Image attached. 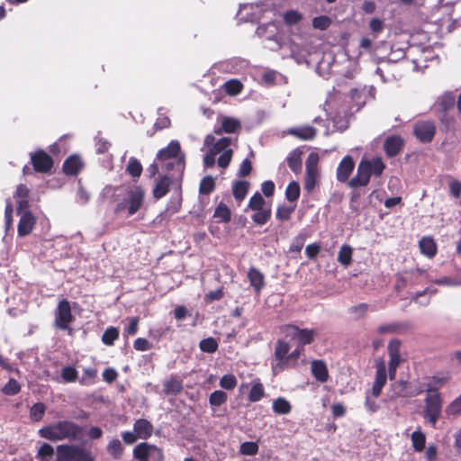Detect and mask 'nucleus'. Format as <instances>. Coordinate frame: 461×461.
I'll list each match as a JSON object with an SVG mask.
<instances>
[{"label":"nucleus","instance_id":"f257e3e1","mask_svg":"<svg viewBox=\"0 0 461 461\" xmlns=\"http://www.w3.org/2000/svg\"><path fill=\"white\" fill-rule=\"evenodd\" d=\"M233 139L223 137L215 141V138L212 134H208L204 138V147L208 148V151L203 158V163L206 167L214 166L217 158L218 166L226 168L232 158L233 150L231 149Z\"/></svg>","mask_w":461,"mask_h":461},{"label":"nucleus","instance_id":"f03ea898","mask_svg":"<svg viewBox=\"0 0 461 461\" xmlns=\"http://www.w3.org/2000/svg\"><path fill=\"white\" fill-rule=\"evenodd\" d=\"M82 428L69 420H60L39 429V435L50 441H74L80 438Z\"/></svg>","mask_w":461,"mask_h":461},{"label":"nucleus","instance_id":"7ed1b4c3","mask_svg":"<svg viewBox=\"0 0 461 461\" xmlns=\"http://www.w3.org/2000/svg\"><path fill=\"white\" fill-rule=\"evenodd\" d=\"M442 383L443 380L441 378L432 377L422 385L423 389L428 393L425 399L424 418L432 426L436 425L441 413L442 402L437 390L442 385Z\"/></svg>","mask_w":461,"mask_h":461},{"label":"nucleus","instance_id":"20e7f679","mask_svg":"<svg viewBox=\"0 0 461 461\" xmlns=\"http://www.w3.org/2000/svg\"><path fill=\"white\" fill-rule=\"evenodd\" d=\"M179 153L180 143L177 140L170 141L166 148L158 152L156 162L149 167L151 175H155L159 168L162 171H169L175 166L181 170L183 168V163L178 158Z\"/></svg>","mask_w":461,"mask_h":461},{"label":"nucleus","instance_id":"39448f33","mask_svg":"<svg viewBox=\"0 0 461 461\" xmlns=\"http://www.w3.org/2000/svg\"><path fill=\"white\" fill-rule=\"evenodd\" d=\"M256 33L264 40L265 48L269 50L277 51L285 46L279 36V26L275 22L258 26Z\"/></svg>","mask_w":461,"mask_h":461},{"label":"nucleus","instance_id":"423d86ee","mask_svg":"<svg viewBox=\"0 0 461 461\" xmlns=\"http://www.w3.org/2000/svg\"><path fill=\"white\" fill-rule=\"evenodd\" d=\"M56 456V461H94L89 451L77 445L58 446Z\"/></svg>","mask_w":461,"mask_h":461},{"label":"nucleus","instance_id":"0eeeda50","mask_svg":"<svg viewBox=\"0 0 461 461\" xmlns=\"http://www.w3.org/2000/svg\"><path fill=\"white\" fill-rule=\"evenodd\" d=\"M133 456L139 461H162L163 459L161 449L148 443H140L136 446Z\"/></svg>","mask_w":461,"mask_h":461},{"label":"nucleus","instance_id":"6e6552de","mask_svg":"<svg viewBox=\"0 0 461 461\" xmlns=\"http://www.w3.org/2000/svg\"><path fill=\"white\" fill-rule=\"evenodd\" d=\"M284 332L292 339L297 340L300 347L310 344L317 335V330L311 329H299L294 325L285 327Z\"/></svg>","mask_w":461,"mask_h":461},{"label":"nucleus","instance_id":"1a4fd4ad","mask_svg":"<svg viewBox=\"0 0 461 461\" xmlns=\"http://www.w3.org/2000/svg\"><path fill=\"white\" fill-rule=\"evenodd\" d=\"M318 162L319 157L316 153H311L306 160L305 170V183L304 188L307 191H312L315 185L318 176Z\"/></svg>","mask_w":461,"mask_h":461},{"label":"nucleus","instance_id":"9d476101","mask_svg":"<svg viewBox=\"0 0 461 461\" xmlns=\"http://www.w3.org/2000/svg\"><path fill=\"white\" fill-rule=\"evenodd\" d=\"M73 316L71 313V307L67 300H62L59 303L56 315H55V325L60 330H66L68 328L69 323L72 321Z\"/></svg>","mask_w":461,"mask_h":461},{"label":"nucleus","instance_id":"9b49d317","mask_svg":"<svg viewBox=\"0 0 461 461\" xmlns=\"http://www.w3.org/2000/svg\"><path fill=\"white\" fill-rule=\"evenodd\" d=\"M413 133L421 142H429L436 133V126L433 122L422 121L414 125Z\"/></svg>","mask_w":461,"mask_h":461},{"label":"nucleus","instance_id":"f8f14e48","mask_svg":"<svg viewBox=\"0 0 461 461\" xmlns=\"http://www.w3.org/2000/svg\"><path fill=\"white\" fill-rule=\"evenodd\" d=\"M290 352V346L284 340H278L275 349L276 363L273 365V371L278 373L287 367V357Z\"/></svg>","mask_w":461,"mask_h":461},{"label":"nucleus","instance_id":"ddd939ff","mask_svg":"<svg viewBox=\"0 0 461 461\" xmlns=\"http://www.w3.org/2000/svg\"><path fill=\"white\" fill-rule=\"evenodd\" d=\"M31 160L34 169L41 173L49 172L53 166L52 158L42 150L31 153Z\"/></svg>","mask_w":461,"mask_h":461},{"label":"nucleus","instance_id":"4468645a","mask_svg":"<svg viewBox=\"0 0 461 461\" xmlns=\"http://www.w3.org/2000/svg\"><path fill=\"white\" fill-rule=\"evenodd\" d=\"M144 200V191L140 186H135L128 192V213L133 215L141 207Z\"/></svg>","mask_w":461,"mask_h":461},{"label":"nucleus","instance_id":"2eb2a0df","mask_svg":"<svg viewBox=\"0 0 461 461\" xmlns=\"http://www.w3.org/2000/svg\"><path fill=\"white\" fill-rule=\"evenodd\" d=\"M375 367V379L371 391L374 398H377L381 394L382 389L386 383V366L384 362H377Z\"/></svg>","mask_w":461,"mask_h":461},{"label":"nucleus","instance_id":"dca6fc26","mask_svg":"<svg viewBox=\"0 0 461 461\" xmlns=\"http://www.w3.org/2000/svg\"><path fill=\"white\" fill-rule=\"evenodd\" d=\"M370 176L371 175L368 167H366L364 161L361 160L357 166V174L353 178L350 179L348 185L353 188L365 186L369 183Z\"/></svg>","mask_w":461,"mask_h":461},{"label":"nucleus","instance_id":"f3484780","mask_svg":"<svg viewBox=\"0 0 461 461\" xmlns=\"http://www.w3.org/2000/svg\"><path fill=\"white\" fill-rule=\"evenodd\" d=\"M219 124L220 126L214 129V133L218 135L222 132L234 133L240 128V121L232 117L221 116Z\"/></svg>","mask_w":461,"mask_h":461},{"label":"nucleus","instance_id":"a211bd4d","mask_svg":"<svg viewBox=\"0 0 461 461\" xmlns=\"http://www.w3.org/2000/svg\"><path fill=\"white\" fill-rule=\"evenodd\" d=\"M355 167V162L350 156H346L339 163L337 168V179L339 182H345L352 173Z\"/></svg>","mask_w":461,"mask_h":461},{"label":"nucleus","instance_id":"6ab92c4d","mask_svg":"<svg viewBox=\"0 0 461 461\" xmlns=\"http://www.w3.org/2000/svg\"><path fill=\"white\" fill-rule=\"evenodd\" d=\"M263 9L258 4H244L240 7V14L246 12V15L241 19L245 22H254L260 18Z\"/></svg>","mask_w":461,"mask_h":461},{"label":"nucleus","instance_id":"aec40b11","mask_svg":"<svg viewBox=\"0 0 461 461\" xmlns=\"http://www.w3.org/2000/svg\"><path fill=\"white\" fill-rule=\"evenodd\" d=\"M393 390L395 395L402 397H411L421 393L424 389L422 386L413 390L408 388V384L404 381H398L393 384Z\"/></svg>","mask_w":461,"mask_h":461},{"label":"nucleus","instance_id":"412c9836","mask_svg":"<svg viewBox=\"0 0 461 461\" xmlns=\"http://www.w3.org/2000/svg\"><path fill=\"white\" fill-rule=\"evenodd\" d=\"M311 371L314 378L321 382L325 383L329 379V372L327 365L322 360H313L311 364Z\"/></svg>","mask_w":461,"mask_h":461},{"label":"nucleus","instance_id":"4be33fe9","mask_svg":"<svg viewBox=\"0 0 461 461\" xmlns=\"http://www.w3.org/2000/svg\"><path fill=\"white\" fill-rule=\"evenodd\" d=\"M133 429L138 438L142 439L149 438L153 432L152 424L145 419L137 420L134 423Z\"/></svg>","mask_w":461,"mask_h":461},{"label":"nucleus","instance_id":"5701e85b","mask_svg":"<svg viewBox=\"0 0 461 461\" xmlns=\"http://www.w3.org/2000/svg\"><path fill=\"white\" fill-rule=\"evenodd\" d=\"M34 223L35 219L33 215L29 212H23L18 223V234L20 236L28 235L32 230Z\"/></svg>","mask_w":461,"mask_h":461},{"label":"nucleus","instance_id":"b1692460","mask_svg":"<svg viewBox=\"0 0 461 461\" xmlns=\"http://www.w3.org/2000/svg\"><path fill=\"white\" fill-rule=\"evenodd\" d=\"M403 144V140L399 136H390L384 142V149L389 157H393L399 153Z\"/></svg>","mask_w":461,"mask_h":461},{"label":"nucleus","instance_id":"393cba45","mask_svg":"<svg viewBox=\"0 0 461 461\" xmlns=\"http://www.w3.org/2000/svg\"><path fill=\"white\" fill-rule=\"evenodd\" d=\"M83 166L82 160L78 156L73 155L68 158L63 164V171L67 175H76Z\"/></svg>","mask_w":461,"mask_h":461},{"label":"nucleus","instance_id":"a878e982","mask_svg":"<svg viewBox=\"0 0 461 461\" xmlns=\"http://www.w3.org/2000/svg\"><path fill=\"white\" fill-rule=\"evenodd\" d=\"M363 161L366 167H368L371 176H380L385 168L384 163L379 157H375L370 159H363Z\"/></svg>","mask_w":461,"mask_h":461},{"label":"nucleus","instance_id":"bb28decb","mask_svg":"<svg viewBox=\"0 0 461 461\" xmlns=\"http://www.w3.org/2000/svg\"><path fill=\"white\" fill-rule=\"evenodd\" d=\"M248 278L250 282L251 286L256 292L259 293L264 286V276L263 274L255 267H251L248 273Z\"/></svg>","mask_w":461,"mask_h":461},{"label":"nucleus","instance_id":"cd10ccee","mask_svg":"<svg viewBox=\"0 0 461 461\" xmlns=\"http://www.w3.org/2000/svg\"><path fill=\"white\" fill-rule=\"evenodd\" d=\"M420 249L428 258H433L437 253V245L430 237H424L420 241Z\"/></svg>","mask_w":461,"mask_h":461},{"label":"nucleus","instance_id":"c85d7f7f","mask_svg":"<svg viewBox=\"0 0 461 461\" xmlns=\"http://www.w3.org/2000/svg\"><path fill=\"white\" fill-rule=\"evenodd\" d=\"M171 184L170 177L167 176H163L159 177V179L157 181V184L153 189V195L155 198L159 199L163 197L167 192L168 187Z\"/></svg>","mask_w":461,"mask_h":461},{"label":"nucleus","instance_id":"c756f323","mask_svg":"<svg viewBox=\"0 0 461 461\" xmlns=\"http://www.w3.org/2000/svg\"><path fill=\"white\" fill-rule=\"evenodd\" d=\"M289 132L292 135L305 140H312L316 134L315 129L311 126L291 128Z\"/></svg>","mask_w":461,"mask_h":461},{"label":"nucleus","instance_id":"7c9ffc66","mask_svg":"<svg viewBox=\"0 0 461 461\" xmlns=\"http://www.w3.org/2000/svg\"><path fill=\"white\" fill-rule=\"evenodd\" d=\"M272 409L276 414L286 415L291 412L292 405L284 397H278L274 400Z\"/></svg>","mask_w":461,"mask_h":461},{"label":"nucleus","instance_id":"2f4dec72","mask_svg":"<svg viewBox=\"0 0 461 461\" xmlns=\"http://www.w3.org/2000/svg\"><path fill=\"white\" fill-rule=\"evenodd\" d=\"M182 389V381L176 377H170L164 382V393L166 394H177Z\"/></svg>","mask_w":461,"mask_h":461},{"label":"nucleus","instance_id":"473e14b6","mask_svg":"<svg viewBox=\"0 0 461 461\" xmlns=\"http://www.w3.org/2000/svg\"><path fill=\"white\" fill-rule=\"evenodd\" d=\"M353 249L349 245L344 244L340 247L338 253V261L344 267L351 264Z\"/></svg>","mask_w":461,"mask_h":461},{"label":"nucleus","instance_id":"72a5a7b5","mask_svg":"<svg viewBox=\"0 0 461 461\" xmlns=\"http://www.w3.org/2000/svg\"><path fill=\"white\" fill-rule=\"evenodd\" d=\"M55 454L54 447L49 443H42L38 449L37 458L40 461H51Z\"/></svg>","mask_w":461,"mask_h":461},{"label":"nucleus","instance_id":"f704fd0d","mask_svg":"<svg viewBox=\"0 0 461 461\" xmlns=\"http://www.w3.org/2000/svg\"><path fill=\"white\" fill-rule=\"evenodd\" d=\"M77 378V371L70 366H65L61 370L60 378H57L56 381L59 383H72Z\"/></svg>","mask_w":461,"mask_h":461},{"label":"nucleus","instance_id":"c9c22d12","mask_svg":"<svg viewBox=\"0 0 461 461\" xmlns=\"http://www.w3.org/2000/svg\"><path fill=\"white\" fill-rule=\"evenodd\" d=\"M46 406L42 402L34 403L30 409V419L32 421H41L45 414Z\"/></svg>","mask_w":461,"mask_h":461},{"label":"nucleus","instance_id":"e433bc0d","mask_svg":"<svg viewBox=\"0 0 461 461\" xmlns=\"http://www.w3.org/2000/svg\"><path fill=\"white\" fill-rule=\"evenodd\" d=\"M249 190V183L246 181H238L233 185V195L238 201H242L247 195Z\"/></svg>","mask_w":461,"mask_h":461},{"label":"nucleus","instance_id":"4c0bfd02","mask_svg":"<svg viewBox=\"0 0 461 461\" xmlns=\"http://www.w3.org/2000/svg\"><path fill=\"white\" fill-rule=\"evenodd\" d=\"M339 72L347 78H353L357 72V62L355 59H346L344 68Z\"/></svg>","mask_w":461,"mask_h":461},{"label":"nucleus","instance_id":"58836bf2","mask_svg":"<svg viewBox=\"0 0 461 461\" xmlns=\"http://www.w3.org/2000/svg\"><path fill=\"white\" fill-rule=\"evenodd\" d=\"M426 437L420 431L416 430L411 434L412 447L417 452H421L425 447Z\"/></svg>","mask_w":461,"mask_h":461},{"label":"nucleus","instance_id":"ea45409f","mask_svg":"<svg viewBox=\"0 0 461 461\" xmlns=\"http://www.w3.org/2000/svg\"><path fill=\"white\" fill-rule=\"evenodd\" d=\"M119 337V330L115 327H110L105 330L102 336V341L106 346L113 345L114 341Z\"/></svg>","mask_w":461,"mask_h":461},{"label":"nucleus","instance_id":"a19ab883","mask_svg":"<svg viewBox=\"0 0 461 461\" xmlns=\"http://www.w3.org/2000/svg\"><path fill=\"white\" fill-rule=\"evenodd\" d=\"M300 195V185L297 182L292 181L286 187L285 197L289 202H295Z\"/></svg>","mask_w":461,"mask_h":461},{"label":"nucleus","instance_id":"79ce46f5","mask_svg":"<svg viewBox=\"0 0 461 461\" xmlns=\"http://www.w3.org/2000/svg\"><path fill=\"white\" fill-rule=\"evenodd\" d=\"M21 390L20 384L14 378L9 379V381L4 385L2 392L5 395H15Z\"/></svg>","mask_w":461,"mask_h":461},{"label":"nucleus","instance_id":"37998d69","mask_svg":"<svg viewBox=\"0 0 461 461\" xmlns=\"http://www.w3.org/2000/svg\"><path fill=\"white\" fill-rule=\"evenodd\" d=\"M227 393L221 390L214 391L209 397V402L212 406H220L227 401Z\"/></svg>","mask_w":461,"mask_h":461},{"label":"nucleus","instance_id":"c03bdc74","mask_svg":"<svg viewBox=\"0 0 461 461\" xmlns=\"http://www.w3.org/2000/svg\"><path fill=\"white\" fill-rule=\"evenodd\" d=\"M214 217L221 221L227 222L230 220V211L227 205L221 203L215 209Z\"/></svg>","mask_w":461,"mask_h":461},{"label":"nucleus","instance_id":"a18cd8bd","mask_svg":"<svg viewBox=\"0 0 461 461\" xmlns=\"http://www.w3.org/2000/svg\"><path fill=\"white\" fill-rule=\"evenodd\" d=\"M199 347L203 352L213 353L218 348V343L214 339L207 338L200 341Z\"/></svg>","mask_w":461,"mask_h":461},{"label":"nucleus","instance_id":"49530a36","mask_svg":"<svg viewBox=\"0 0 461 461\" xmlns=\"http://www.w3.org/2000/svg\"><path fill=\"white\" fill-rule=\"evenodd\" d=\"M126 170L133 177H138L141 175L142 167L135 158H131Z\"/></svg>","mask_w":461,"mask_h":461},{"label":"nucleus","instance_id":"de8ad7c7","mask_svg":"<svg viewBox=\"0 0 461 461\" xmlns=\"http://www.w3.org/2000/svg\"><path fill=\"white\" fill-rule=\"evenodd\" d=\"M214 179L211 176L203 177L200 183L199 191L201 194H208L214 189Z\"/></svg>","mask_w":461,"mask_h":461},{"label":"nucleus","instance_id":"09e8293b","mask_svg":"<svg viewBox=\"0 0 461 461\" xmlns=\"http://www.w3.org/2000/svg\"><path fill=\"white\" fill-rule=\"evenodd\" d=\"M181 200L182 199H181L180 194H176V196H173L167 205L165 213L168 214V215H173L174 213L177 212L181 207Z\"/></svg>","mask_w":461,"mask_h":461},{"label":"nucleus","instance_id":"8fccbe9b","mask_svg":"<svg viewBox=\"0 0 461 461\" xmlns=\"http://www.w3.org/2000/svg\"><path fill=\"white\" fill-rule=\"evenodd\" d=\"M445 412L447 416L461 414V394L447 406Z\"/></svg>","mask_w":461,"mask_h":461},{"label":"nucleus","instance_id":"3c124183","mask_svg":"<svg viewBox=\"0 0 461 461\" xmlns=\"http://www.w3.org/2000/svg\"><path fill=\"white\" fill-rule=\"evenodd\" d=\"M29 194V189L26 185H20L16 189V197L18 198V203L20 208H24L27 206V196Z\"/></svg>","mask_w":461,"mask_h":461},{"label":"nucleus","instance_id":"603ef678","mask_svg":"<svg viewBox=\"0 0 461 461\" xmlns=\"http://www.w3.org/2000/svg\"><path fill=\"white\" fill-rule=\"evenodd\" d=\"M226 93L231 95H238L242 89V84L237 79H231L224 84Z\"/></svg>","mask_w":461,"mask_h":461},{"label":"nucleus","instance_id":"864d4df0","mask_svg":"<svg viewBox=\"0 0 461 461\" xmlns=\"http://www.w3.org/2000/svg\"><path fill=\"white\" fill-rule=\"evenodd\" d=\"M287 163L289 167L295 173L299 172L302 167V161L300 158V155L294 151L287 158Z\"/></svg>","mask_w":461,"mask_h":461},{"label":"nucleus","instance_id":"5fc2aeb1","mask_svg":"<svg viewBox=\"0 0 461 461\" xmlns=\"http://www.w3.org/2000/svg\"><path fill=\"white\" fill-rule=\"evenodd\" d=\"M271 212L269 209H262L257 211L252 216V220L259 225L265 224L270 218Z\"/></svg>","mask_w":461,"mask_h":461},{"label":"nucleus","instance_id":"6e6d98bb","mask_svg":"<svg viewBox=\"0 0 461 461\" xmlns=\"http://www.w3.org/2000/svg\"><path fill=\"white\" fill-rule=\"evenodd\" d=\"M258 451V446L256 442L247 441L240 445V452L242 455L253 456Z\"/></svg>","mask_w":461,"mask_h":461},{"label":"nucleus","instance_id":"4d7b16f0","mask_svg":"<svg viewBox=\"0 0 461 461\" xmlns=\"http://www.w3.org/2000/svg\"><path fill=\"white\" fill-rule=\"evenodd\" d=\"M443 0L440 1V8L446 12L451 11V15L456 14V17L454 18L455 23H461V15L459 13L461 12V2L457 3L456 6L453 8V6L449 4H442Z\"/></svg>","mask_w":461,"mask_h":461},{"label":"nucleus","instance_id":"13d9d810","mask_svg":"<svg viewBox=\"0 0 461 461\" xmlns=\"http://www.w3.org/2000/svg\"><path fill=\"white\" fill-rule=\"evenodd\" d=\"M331 23L330 18L326 15H321L313 18L312 26L314 29L318 30H326Z\"/></svg>","mask_w":461,"mask_h":461},{"label":"nucleus","instance_id":"bf43d9fd","mask_svg":"<svg viewBox=\"0 0 461 461\" xmlns=\"http://www.w3.org/2000/svg\"><path fill=\"white\" fill-rule=\"evenodd\" d=\"M108 452L115 458L121 456L122 452V446L119 439H113L107 447Z\"/></svg>","mask_w":461,"mask_h":461},{"label":"nucleus","instance_id":"052dcab7","mask_svg":"<svg viewBox=\"0 0 461 461\" xmlns=\"http://www.w3.org/2000/svg\"><path fill=\"white\" fill-rule=\"evenodd\" d=\"M303 18V15L294 10H290L284 14V20L286 24L293 25L299 23Z\"/></svg>","mask_w":461,"mask_h":461},{"label":"nucleus","instance_id":"680f3d73","mask_svg":"<svg viewBox=\"0 0 461 461\" xmlns=\"http://www.w3.org/2000/svg\"><path fill=\"white\" fill-rule=\"evenodd\" d=\"M265 200L259 193H256L249 200V208L254 211L263 209Z\"/></svg>","mask_w":461,"mask_h":461},{"label":"nucleus","instance_id":"e2e57ef3","mask_svg":"<svg viewBox=\"0 0 461 461\" xmlns=\"http://www.w3.org/2000/svg\"><path fill=\"white\" fill-rule=\"evenodd\" d=\"M369 309V305L367 303H359L355 306L349 308L348 312L355 316L356 318H361L366 315Z\"/></svg>","mask_w":461,"mask_h":461},{"label":"nucleus","instance_id":"0e129e2a","mask_svg":"<svg viewBox=\"0 0 461 461\" xmlns=\"http://www.w3.org/2000/svg\"><path fill=\"white\" fill-rule=\"evenodd\" d=\"M264 395V388L263 385L259 383L253 384L250 392H249V400L251 402L259 401Z\"/></svg>","mask_w":461,"mask_h":461},{"label":"nucleus","instance_id":"69168bd1","mask_svg":"<svg viewBox=\"0 0 461 461\" xmlns=\"http://www.w3.org/2000/svg\"><path fill=\"white\" fill-rule=\"evenodd\" d=\"M237 384V379L232 375H225L220 380V385L226 390L233 389Z\"/></svg>","mask_w":461,"mask_h":461},{"label":"nucleus","instance_id":"338daca9","mask_svg":"<svg viewBox=\"0 0 461 461\" xmlns=\"http://www.w3.org/2000/svg\"><path fill=\"white\" fill-rule=\"evenodd\" d=\"M455 96L450 93L444 94L439 99V104L444 111H447L454 106Z\"/></svg>","mask_w":461,"mask_h":461},{"label":"nucleus","instance_id":"774afa93","mask_svg":"<svg viewBox=\"0 0 461 461\" xmlns=\"http://www.w3.org/2000/svg\"><path fill=\"white\" fill-rule=\"evenodd\" d=\"M399 328L400 325L396 323L383 324L376 329V333L380 335L393 334L397 332Z\"/></svg>","mask_w":461,"mask_h":461}]
</instances>
